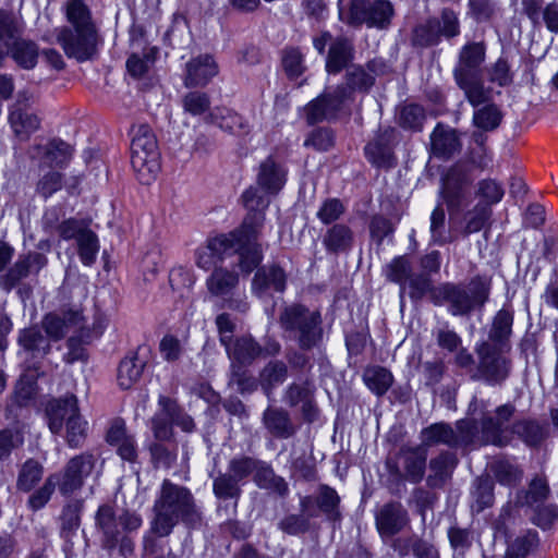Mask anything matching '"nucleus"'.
<instances>
[{"label":"nucleus","instance_id":"nucleus-2","mask_svg":"<svg viewBox=\"0 0 558 558\" xmlns=\"http://www.w3.org/2000/svg\"><path fill=\"white\" fill-rule=\"evenodd\" d=\"M153 531L159 536H167L179 519L192 523L198 519L192 495L185 488L165 481L159 499L156 501Z\"/></svg>","mask_w":558,"mask_h":558},{"label":"nucleus","instance_id":"nucleus-60","mask_svg":"<svg viewBox=\"0 0 558 558\" xmlns=\"http://www.w3.org/2000/svg\"><path fill=\"white\" fill-rule=\"evenodd\" d=\"M343 214V204L337 198H329L322 204L316 216L324 225H329L338 220Z\"/></svg>","mask_w":558,"mask_h":558},{"label":"nucleus","instance_id":"nucleus-40","mask_svg":"<svg viewBox=\"0 0 558 558\" xmlns=\"http://www.w3.org/2000/svg\"><path fill=\"white\" fill-rule=\"evenodd\" d=\"M169 282L173 293L184 300L190 299L195 277L192 270L183 267H174L169 274Z\"/></svg>","mask_w":558,"mask_h":558},{"label":"nucleus","instance_id":"nucleus-23","mask_svg":"<svg viewBox=\"0 0 558 558\" xmlns=\"http://www.w3.org/2000/svg\"><path fill=\"white\" fill-rule=\"evenodd\" d=\"M392 135L393 130H386L365 147L366 157L378 168H391L395 165V158L390 147Z\"/></svg>","mask_w":558,"mask_h":558},{"label":"nucleus","instance_id":"nucleus-21","mask_svg":"<svg viewBox=\"0 0 558 558\" xmlns=\"http://www.w3.org/2000/svg\"><path fill=\"white\" fill-rule=\"evenodd\" d=\"M78 412L77 399L74 395L51 400L46 408L48 426L51 433L60 434L69 418H72Z\"/></svg>","mask_w":558,"mask_h":558},{"label":"nucleus","instance_id":"nucleus-55","mask_svg":"<svg viewBox=\"0 0 558 558\" xmlns=\"http://www.w3.org/2000/svg\"><path fill=\"white\" fill-rule=\"evenodd\" d=\"M548 495L549 487L547 483L542 478H534L530 484L529 490L526 492L525 502L527 506L538 511L541 506L547 499Z\"/></svg>","mask_w":558,"mask_h":558},{"label":"nucleus","instance_id":"nucleus-46","mask_svg":"<svg viewBox=\"0 0 558 558\" xmlns=\"http://www.w3.org/2000/svg\"><path fill=\"white\" fill-rule=\"evenodd\" d=\"M57 485L59 486V474L54 473L49 475L44 485L29 496L27 501L28 507L34 511L44 508L50 500Z\"/></svg>","mask_w":558,"mask_h":558},{"label":"nucleus","instance_id":"nucleus-15","mask_svg":"<svg viewBox=\"0 0 558 558\" xmlns=\"http://www.w3.org/2000/svg\"><path fill=\"white\" fill-rule=\"evenodd\" d=\"M96 459L90 453H82L72 458L59 474V490L62 495H70L80 489L84 480L95 468Z\"/></svg>","mask_w":558,"mask_h":558},{"label":"nucleus","instance_id":"nucleus-27","mask_svg":"<svg viewBox=\"0 0 558 558\" xmlns=\"http://www.w3.org/2000/svg\"><path fill=\"white\" fill-rule=\"evenodd\" d=\"M63 12L68 25L61 28L97 29L92 11L83 0H68Z\"/></svg>","mask_w":558,"mask_h":558},{"label":"nucleus","instance_id":"nucleus-28","mask_svg":"<svg viewBox=\"0 0 558 558\" xmlns=\"http://www.w3.org/2000/svg\"><path fill=\"white\" fill-rule=\"evenodd\" d=\"M430 140L433 153L437 157L448 158L461 148L457 132L442 125L435 128Z\"/></svg>","mask_w":558,"mask_h":558},{"label":"nucleus","instance_id":"nucleus-35","mask_svg":"<svg viewBox=\"0 0 558 558\" xmlns=\"http://www.w3.org/2000/svg\"><path fill=\"white\" fill-rule=\"evenodd\" d=\"M97 523L106 537L107 544L113 546L123 532L120 517L116 518L110 507L102 506L97 513Z\"/></svg>","mask_w":558,"mask_h":558},{"label":"nucleus","instance_id":"nucleus-11","mask_svg":"<svg viewBox=\"0 0 558 558\" xmlns=\"http://www.w3.org/2000/svg\"><path fill=\"white\" fill-rule=\"evenodd\" d=\"M241 247V239L236 233L220 234L209 239L206 245L201 246L195 252L196 265L204 269L209 270L222 262L228 256L234 254Z\"/></svg>","mask_w":558,"mask_h":558},{"label":"nucleus","instance_id":"nucleus-16","mask_svg":"<svg viewBox=\"0 0 558 558\" xmlns=\"http://www.w3.org/2000/svg\"><path fill=\"white\" fill-rule=\"evenodd\" d=\"M427 449L424 446L402 447L396 457V473L417 484L425 474Z\"/></svg>","mask_w":558,"mask_h":558},{"label":"nucleus","instance_id":"nucleus-33","mask_svg":"<svg viewBox=\"0 0 558 558\" xmlns=\"http://www.w3.org/2000/svg\"><path fill=\"white\" fill-rule=\"evenodd\" d=\"M264 423L266 428L279 438H289L295 432L289 414L280 409L268 408L264 412Z\"/></svg>","mask_w":558,"mask_h":558},{"label":"nucleus","instance_id":"nucleus-43","mask_svg":"<svg viewBox=\"0 0 558 558\" xmlns=\"http://www.w3.org/2000/svg\"><path fill=\"white\" fill-rule=\"evenodd\" d=\"M158 404L163 409L165 415L169 417L174 425L181 427L184 432H192L194 429L192 417L183 413L175 401L166 396H160Z\"/></svg>","mask_w":558,"mask_h":558},{"label":"nucleus","instance_id":"nucleus-54","mask_svg":"<svg viewBox=\"0 0 558 558\" xmlns=\"http://www.w3.org/2000/svg\"><path fill=\"white\" fill-rule=\"evenodd\" d=\"M411 264L404 256L396 257L387 266V277L389 280L403 287L411 277Z\"/></svg>","mask_w":558,"mask_h":558},{"label":"nucleus","instance_id":"nucleus-25","mask_svg":"<svg viewBox=\"0 0 558 558\" xmlns=\"http://www.w3.org/2000/svg\"><path fill=\"white\" fill-rule=\"evenodd\" d=\"M218 73V66L210 56H199L186 65L185 85L202 86Z\"/></svg>","mask_w":558,"mask_h":558},{"label":"nucleus","instance_id":"nucleus-5","mask_svg":"<svg viewBox=\"0 0 558 558\" xmlns=\"http://www.w3.org/2000/svg\"><path fill=\"white\" fill-rule=\"evenodd\" d=\"M488 401L474 398L469 405V413L474 417V423L480 427L485 444L502 447L508 444V423L515 413V407L506 403L489 412Z\"/></svg>","mask_w":558,"mask_h":558},{"label":"nucleus","instance_id":"nucleus-30","mask_svg":"<svg viewBox=\"0 0 558 558\" xmlns=\"http://www.w3.org/2000/svg\"><path fill=\"white\" fill-rule=\"evenodd\" d=\"M458 463L454 453L445 451L439 453L429 462L430 474L427 477V483L432 487L441 486L451 474Z\"/></svg>","mask_w":558,"mask_h":558},{"label":"nucleus","instance_id":"nucleus-29","mask_svg":"<svg viewBox=\"0 0 558 558\" xmlns=\"http://www.w3.org/2000/svg\"><path fill=\"white\" fill-rule=\"evenodd\" d=\"M238 283V274L223 267L214 268L206 279L208 292L214 296L220 298L231 294Z\"/></svg>","mask_w":558,"mask_h":558},{"label":"nucleus","instance_id":"nucleus-59","mask_svg":"<svg viewBox=\"0 0 558 558\" xmlns=\"http://www.w3.org/2000/svg\"><path fill=\"white\" fill-rule=\"evenodd\" d=\"M90 229L84 220L74 218L62 221L58 227L59 235L65 240H75L76 242L81 239L82 234L87 233Z\"/></svg>","mask_w":558,"mask_h":558},{"label":"nucleus","instance_id":"nucleus-51","mask_svg":"<svg viewBox=\"0 0 558 558\" xmlns=\"http://www.w3.org/2000/svg\"><path fill=\"white\" fill-rule=\"evenodd\" d=\"M71 156L72 148L70 145L62 141H52L47 145L45 159L49 166L59 167L68 162Z\"/></svg>","mask_w":558,"mask_h":558},{"label":"nucleus","instance_id":"nucleus-48","mask_svg":"<svg viewBox=\"0 0 558 558\" xmlns=\"http://www.w3.org/2000/svg\"><path fill=\"white\" fill-rule=\"evenodd\" d=\"M240 482L230 473H223L214 480V493L218 498L233 499L241 495Z\"/></svg>","mask_w":558,"mask_h":558},{"label":"nucleus","instance_id":"nucleus-14","mask_svg":"<svg viewBox=\"0 0 558 558\" xmlns=\"http://www.w3.org/2000/svg\"><path fill=\"white\" fill-rule=\"evenodd\" d=\"M350 11L352 22L378 28L386 27L393 15L392 5L387 0H354Z\"/></svg>","mask_w":558,"mask_h":558},{"label":"nucleus","instance_id":"nucleus-61","mask_svg":"<svg viewBox=\"0 0 558 558\" xmlns=\"http://www.w3.org/2000/svg\"><path fill=\"white\" fill-rule=\"evenodd\" d=\"M493 469L496 478L504 485H513L522 476V472L508 461H498L494 464Z\"/></svg>","mask_w":558,"mask_h":558},{"label":"nucleus","instance_id":"nucleus-62","mask_svg":"<svg viewBox=\"0 0 558 558\" xmlns=\"http://www.w3.org/2000/svg\"><path fill=\"white\" fill-rule=\"evenodd\" d=\"M477 194L484 198L487 205H493L502 199L505 191L497 181L485 179L478 182Z\"/></svg>","mask_w":558,"mask_h":558},{"label":"nucleus","instance_id":"nucleus-12","mask_svg":"<svg viewBox=\"0 0 558 558\" xmlns=\"http://www.w3.org/2000/svg\"><path fill=\"white\" fill-rule=\"evenodd\" d=\"M43 328L53 340L63 338L69 332H80V339L88 341L92 339L89 329L85 328L84 316L80 311H68L61 316L48 314L43 319Z\"/></svg>","mask_w":558,"mask_h":558},{"label":"nucleus","instance_id":"nucleus-36","mask_svg":"<svg viewBox=\"0 0 558 558\" xmlns=\"http://www.w3.org/2000/svg\"><path fill=\"white\" fill-rule=\"evenodd\" d=\"M473 113V124L483 131H493L501 122L502 113L495 104H481Z\"/></svg>","mask_w":558,"mask_h":558},{"label":"nucleus","instance_id":"nucleus-19","mask_svg":"<svg viewBox=\"0 0 558 558\" xmlns=\"http://www.w3.org/2000/svg\"><path fill=\"white\" fill-rule=\"evenodd\" d=\"M286 280V274L282 268L275 265L263 267L254 276L252 291L260 300H267L275 292H283Z\"/></svg>","mask_w":558,"mask_h":558},{"label":"nucleus","instance_id":"nucleus-8","mask_svg":"<svg viewBox=\"0 0 558 558\" xmlns=\"http://www.w3.org/2000/svg\"><path fill=\"white\" fill-rule=\"evenodd\" d=\"M262 226V216L255 215L245 218L242 226L231 232L241 239V247L234 254H239V266L246 274L255 269L263 258L260 246L256 242Z\"/></svg>","mask_w":558,"mask_h":558},{"label":"nucleus","instance_id":"nucleus-39","mask_svg":"<svg viewBox=\"0 0 558 558\" xmlns=\"http://www.w3.org/2000/svg\"><path fill=\"white\" fill-rule=\"evenodd\" d=\"M44 474L43 465L34 460H26L19 472L16 487L22 492H31L41 480Z\"/></svg>","mask_w":558,"mask_h":558},{"label":"nucleus","instance_id":"nucleus-63","mask_svg":"<svg viewBox=\"0 0 558 558\" xmlns=\"http://www.w3.org/2000/svg\"><path fill=\"white\" fill-rule=\"evenodd\" d=\"M257 468V460L250 457L234 458L229 462L228 471L239 482H242Z\"/></svg>","mask_w":558,"mask_h":558},{"label":"nucleus","instance_id":"nucleus-1","mask_svg":"<svg viewBox=\"0 0 558 558\" xmlns=\"http://www.w3.org/2000/svg\"><path fill=\"white\" fill-rule=\"evenodd\" d=\"M373 84V75L363 68L349 69L345 74V84L326 89L305 107L307 123L314 124L336 118L344 105L353 99L355 90L366 92Z\"/></svg>","mask_w":558,"mask_h":558},{"label":"nucleus","instance_id":"nucleus-9","mask_svg":"<svg viewBox=\"0 0 558 558\" xmlns=\"http://www.w3.org/2000/svg\"><path fill=\"white\" fill-rule=\"evenodd\" d=\"M57 41L69 58L83 62L96 54L99 34L97 29L58 28Z\"/></svg>","mask_w":558,"mask_h":558},{"label":"nucleus","instance_id":"nucleus-7","mask_svg":"<svg viewBox=\"0 0 558 558\" xmlns=\"http://www.w3.org/2000/svg\"><path fill=\"white\" fill-rule=\"evenodd\" d=\"M280 324L302 349H311L322 339L320 314L302 305L287 306L280 315Z\"/></svg>","mask_w":558,"mask_h":558},{"label":"nucleus","instance_id":"nucleus-58","mask_svg":"<svg viewBox=\"0 0 558 558\" xmlns=\"http://www.w3.org/2000/svg\"><path fill=\"white\" fill-rule=\"evenodd\" d=\"M513 316L506 310H500L494 318L490 338L495 341H501L511 333Z\"/></svg>","mask_w":558,"mask_h":558},{"label":"nucleus","instance_id":"nucleus-50","mask_svg":"<svg viewBox=\"0 0 558 558\" xmlns=\"http://www.w3.org/2000/svg\"><path fill=\"white\" fill-rule=\"evenodd\" d=\"M512 433L521 437L527 445H536L545 437L543 426L532 421H519L512 425Z\"/></svg>","mask_w":558,"mask_h":558},{"label":"nucleus","instance_id":"nucleus-47","mask_svg":"<svg viewBox=\"0 0 558 558\" xmlns=\"http://www.w3.org/2000/svg\"><path fill=\"white\" fill-rule=\"evenodd\" d=\"M243 204L248 210L245 218H250L255 215H260L264 219V211L269 205V199L265 195V192L259 191L257 187L251 186L242 195Z\"/></svg>","mask_w":558,"mask_h":558},{"label":"nucleus","instance_id":"nucleus-10","mask_svg":"<svg viewBox=\"0 0 558 558\" xmlns=\"http://www.w3.org/2000/svg\"><path fill=\"white\" fill-rule=\"evenodd\" d=\"M476 426L465 421L457 423L453 429L447 423H435L422 429L421 437L425 446L445 445L448 447L465 446L473 441Z\"/></svg>","mask_w":558,"mask_h":558},{"label":"nucleus","instance_id":"nucleus-31","mask_svg":"<svg viewBox=\"0 0 558 558\" xmlns=\"http://www.w3.org/2000/svg\"><path fill=\"white\" fill-rule=\"evenodd\" d=\"M352 59V45L345 38H337L330 45L326 60L328 73H339Z\"/></svg>","mask_w":558,"mask_h":558},{"label":"nucleus","instance_id":"nucleus-56","mask_svg":"<svg viewBox=\"0 0 558 558\" xmlns=\"http://www.w3.org/2000/svg\"><path fill=\"white\" fill-rule=\"evenodd\" d=\"M65 437L71 447H77L86 436L87 422L84 421L80 412L70 417L66 422Z\"/></svg>","mask_w":558,"mask_h":558},{"label":"nucleus","instance_id":"nucleus-38","mask_svg":"<svg viewBox=\"0 0 558 558\" xmlns=\"http://www.w3.org/2000/svg\"><path fill=\"white\" fill-rule=\"evenodd\" d=\"M363 379L365 385L377 396H383L392 385V374L380 366H373L365 369Z\"/></svg>","mask_w":558,"mask_h":558},{"label":"nucleus","instance_id":"nucleus-32","mask_svg":"<svg viewBox=\"0 0 558 558\" xmlns=\"http://www.w3.org/2000/svg\"><path fill=\"white\" fill-rule=\"evenodd\" d=\"M353 231L350 227L338 223L327 230L323 243L327 251L332 253L345 252L353 244Z\"/></svg>","mask_w":558,"mask_h":558},{"label":"nucleus","instance_id":"nucleus-6","mask_svg":"<svg viewBox=\"0 0 558 558\" xmlns=\"http://www.w3.org/2000/svg\"><path fill=\"white\" fill-rule=\"evenodd\" d=\"M131 163L138 180L144 184H149L160 170L157 140L147 125H140L134 131Z\"/></svg>","mask_w":558,"mask_h":558},{"label":"nucleus","instance_id":"nucleus-41","mask_svg":"<svg viewBox=\"0 0 558 558\" xmlns=\"http://www.w3.org/2000/svg\"><path fill=\"white\" fill-rule=\"evenodd\" d=\"M287 372V366L282 362H270L264 367L260 373L259 383L268 397L274 387L286 380Z\"/></svg>","mask_w":558,"mask_h":558},{"label":"nucleus","instance_id":"nucleus-34","mask_svg":"<svg viewBox=\"0 0 558 558\" xmlns=\"http://www.w3.org/2000/svg\"><path fill=\"white\" fill-rule=\"evenodd\" d=\"M145 361L137 354L124 357L118 368V384L123 389L131 388L142 376Z\"/></svg>","mask_w":558,"mask_h":558},{"label":"nucleus","instance_id":"nucleus-22","mask_svg":"<svg viewBox=\"0 0 558 558\" xmlns=\"http://www.w3.org/2000/svg\"><path fill=\"white\" fill-rule=\"evenodd\" d=\"M471 178L462 167H452L442 181L441 194L449 208L459 207Z\"/></svg>","mask_w":558,"mask_h":558},{"label":"nucleus","instance_id":"nucleus-26","mask_svg":"<svg viewBox=\"0 0 558 558\" xmlns=\"http://www.w3.org/2000/svg\"><path fill=\"white\" fill-rule=\"evenodd\" d=\"M227 353L232 360V369H239L240 366L248 365L262 355L263 349L252 337L243 336L235 340L233 347L229 343Z\"/></svg>","mask_w":558,"mask_h":558},{"label":"nucleus","instance_id":"nucleus-3","mask_svg":"<svg viewBox=\"0 0 558 558\" xmlns=\"http://www.w3.org/2000/svg\"><path fill=\"white\" fill-rule=\"evenodd\" d=\"M486 48L483 43L464 45L453 70L457 85L464 92L465 98L476 107L489 100L490 92L484 87L482 64L485 61Z\"/></svg>","mask_w":558,"mask_h":558},{"label":"nucleus","instance_id":"nucleus-24","mask_svg":"<svg viewBox=\"0 0 558 558\" xmlns=\"http://www.w3.org/2000/svg\"><path fill=\"white\" fill-rule=\"evenodd\" d=\"M257 183L267 193H278L286 183V170L272 157H268L259 166Z\"/></svg>","mask_w":558,"mask_h":558},{"label":"nucleus","instance_id":"nucleus-57","mask_svg":"<svg viewBox=\"0 0 558 558\" xmlns=\"http://www.w3.org/2000/svg\"><path fill=\"white\" fill-rule=\"evenodd\" d=\"M339 501L340 498L335 489L328 486H322L319 488L317 505L319 509L330 518H337L339 515L337 510Z\"/></svg>","mask_w":558,"mask_h":558},{"label":"nucleus","instance_id":"nucleus-17","mask_svg":"<svg viewBox=\"0 0 558 558\" xmlns=\"http://www.w3.org/2000/svg\"><path fill=\"white\" fill-rule=\"evenodd\" d=\"M476 351L480 359L478 371L482 377L489 385L502 383L509 374L507 359L487 342L481 343Z\"/></svg>","mask_w":558,"mask_h":558},{"label":"nucleus","instance_id":"nucleus-20","mask_svg":"<svg viewBox=\"0 0 558 558\" xmlns=\"http://www.w3.org/2000/svg\"><path fill=\"white\" fill-rule=\"evenodd\" d=\"M409 523L408 511L399 502L384 505L376 514V527L383 537H390Z\"/></svg>","mask_w":558,"mask_h":558},{"label":"nucleus","instance_id":"nucleus-37","mask_svg":"<svg viewBox=\"0 0 558 558\" xmlns=\"http://www.w3.org/2000/svg\"><path fill=\"white\" fill-rule=\"evenodd\" d=\"M254 481L260 488L272 489L279 495H286L288 492L284 480L277 476L269 465L259 461H257V468L254 470Z\"/></svg>","mask_w":558,"mask_h":558},{"label":"nucleus","instance_id":"nucleus-42","mask_svg":"<svg viewBox=\"0 0 558 558\" xmlns=\"http://www.w3.org/2000/svg\"><path fill=\"white\" fill-rule=\"evenodd\" d=\"M20 344L27 351L46 355L50 351V343L41 335L37 327H31L21 331L19 337Z\"/></svg>","mask_w":558,"mask_h":558},{"label":"nucleus","instance_id":"nucleus-45","mask_svg":"<svg viewBox=\"0 0 558 558\" xmlns=\"http://www.w3.org/2000/svg\"><path fill=\"white\" fill-rule=\"evenodd\" d=\"M77 253L81 262L85 266H90L95 263L99 252V242L96 233L92 230L82 234L81 239L76 242Z\"/></svg>","mask_w":558,"mask_h":558},{"label":"nucleus","instance_id":"nucleus-49","mask_svg":"<svg viewBox=\"0 0 558 558\" xmlns=\"http://www.w3.org/2000/svg\"><path fill=\"white\" fill-rule=\"evenodd\" d=\"M154 48L143 51L141 54L132 53L126 61L128 72L133 77L144 76L155 61Z\"/></svg>","mask_w":558,"mask_h":558},{"label":"nucleus","instance_id":"nucleus-18","mask_svg":"<svg viewBox=\"0 0 558 558\" xmlns=\"http://www.w3.org/2000/svg\"><path fill=\"white\" fill-rule=\"evenodd\" d=\"M459 33L460 27L456 13L447 9L441 13V21L436 19L428 20L424 25L415 29L416 38L423 45L437 43L440 35L450 38L458 36Z\"/></svg>","mask_w":558,"mask_h":558},{"label":"nucleus","instance_id":"nucleus-52","mask_svg":"<svg viewBox=\"0 0 558 558\" xmlns=\"http://www.w3.org/2000/svg\"><path fill=\"white\" fill-rule=\"evenodd\" d=\"M13 58L24 69H32L37 63L38 51L35 44L17 41L13 49Z\"/></svg>","mask_w":558,"mask_h":558},{"label":"nucleus","instance_id":"nucleus-4","mask_svg":"<svg viewBox=\"0 0 558 558\" xmlns=\"http://www.w3.org/2000/svg\"><path fill=\"white\" fill-rule=\"evenodd\" d=\"M489 284L486 280L473 278L468 286L444 283L433 290L435 305L448 304L452 316H466L475 308L482 307L488 300Z\"/></svg>","mask_w":558,"mask_h":558},{"label":"nucleus","instance_id":"nucleus-44","mask_svg":"<svg viewBox=\"0 0 558 558\" xmlns=\"http://www.w3.org/2000/svg\"><path fill=\"white\" fill-rule=\"evenodd\" d=\"M429 233L430 241L434 244L442 245L450 240L447 231L446 213L441 204H438L430 214Z\"/></svg>","mask_w":558,"mask_h":558},{"label":"nucleus","instance_id":"nucleus-64","mask_svg":"<svg viewBox=\"0 0 558 558\" xmlns=\"http://www.w3.org/2000/svg\"><path fill=\"white\" fill-rule=\"evenodd\" d=\"M492 210L487 206L477 205L472 211L466 214L465 233L478 232L488 218L490 217Z\"/></svg>","mask_w":558,"mask_h":558},{"label":"nucleus","instance_id":"nucleus-53","mask_svg":"<svg viewBox=\"0 0 558 558\" xmlns=\"http://www.w3.org/2000/svg\"><path fill=\"white\" fill-rule=\"evenodd\" d=\"M213 117L221 129L229 132L242 131L246 126L244 119L231 109H217Z\"/></svg>","mask_w":558,"mask_h":558},{"label":"nucleus","instance_id":"nucleus-13","mask_svg":"<svg viewBox=\"0 0 558 558\" xmlns=\"http://www.w3.org/2000/svg\"><path fill=\"white\" fill-rule=\"evenodd\" d=\"M33 96L26 92L19 93L16 101L12 105L9 122L15 136L27 140L32 133L38 130L40 119L32 110Z\"/></svg>","mask_w":558,"mask_h":558}]
</instances>
